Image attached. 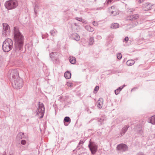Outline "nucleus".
I'll return each mask as SVG.
<instances>
[{"instance_id":"nucleus-36","label":"nucleus","mask_w":155,"mask_h":155,"mask_svg":"<svg viewBox=\"0 0 155 155\" xmlns=\"http://www.w3.org/2000/svg\"><path fill=\"white\" fill-rule=\"evenodd\" d=\"M138 134L141 135H142L143 134V131L141 130H140L138 131Z\"/></svg>"},{"instance_id":"nucleus-38","label":"nucleus","mask_w":155,"mask_h":155,"mask_svg":"<svg viewBox=\"0 0 155 155\" xmlns=\"http://www.w3.org/2000/svg\"><path fill=\"white\" fill-rule=\"evenodd\" d=\"M80 145L81 144H79V143H78V145L77 146V149L78 150H79L80 148H81V147H82V145Z\"/></svg>"},{"instance_id":"nucleus-50","label":"nucleus","mask_w":155,"mask_h":155,"mask_svg":"<svg viewBox=\"0 0 155 155\" xmlns=\"http://www.w3.org/2000/svg\"><path fill=\"white\" fill-rule=\"evenodd\" d=\"M42 38H44V37H43V36H42Z\"/></svg>"},{"instance_id":"nucleus-34","label":"nucleus","mask_w":155,"mask_h":155,"mask_svg":"<svg viewBox=\"0 0 155 155\" xmlns=\"http://www.w3.org/2000/svg\"><path fill=\"white\" fill-rule=\"evenodd\" d=\"M85 141L84 140H81L79 143V144H83V143L85 142Z\"/></svg>"},{"instance_id":"nucleus-49","label":"nucleus","mask_w":155,"mask_h":155,"mask_svg":"<svg viewBox=\"0 0 155 155\" xmlns=\"http://www.w3.org/2000/svg\"><path fill=\"white\" fill-rule=\"evenodd\" d=\"M46 34L48 36V33H46Z\"/></svg>"},{"instance_id":"nucleus-14","label":"nucleus","mask_w":155,"mask_h":155,"mask_svg":"<svg viewBox=\"0 0 155 155\" xmlns=\"http://www.w3.org/2000/svg\"><path fill=\"white\" fill-rule=\"evenodd\" d=\"M139 17V15L138 14H135L131 15L129 17V19L130 20H134L138 19Z\"/></svg>"},{"instance_id":"nucleus-31","label":"nucleus","mask_w":155,"mask_h":155,"mask_svg":"<svg viewBox=\"0 0 155 155\" xmlns=\"http://www.w3.org/2000/svg\"><path fill=\"white\" fill-rule=\"evenodd\" d=\"M75 19L77 20L78 21H82V19L81 18L76 17V18H75Z\"/></svg>"},{"instance_id":"nucleus-15","label":"nucleus","mask_w":155,"mask_h":155,"mask_svg":"<svg viewBox=\"0 0 155 155\" xmlns=\"http://www.w3.org/2000/svg\"><path fill=\"white\" fill-rule=\"evenodd\" d=\"M69 59L70 62L72 64H74L76 62V58L73 56H70Z\"/></svg>"},{"instance_id":"nucleus-28","label":"nucleus","mask_w":155,"mask_h":155,"mask_svg":"<svg viewBox=\"0 0 155 155\" xmlns=\"http://www.w3.org/2000/svg\"><path fill=\"white\" fill-rule=\"evenodd\" d=\"M109 12H110L111 14H112L113 15H117V12H116L113 10H110V9Z\"/></svg>"},{"instance_id":"nucleus-44","label":"nucleus","mask_w":155,"mask_h":155,"mask_svg":"<svg viewBox=\"0 0 155 155\" xmlns=\"http://www.w3.org/2000/svg\"><path fill=\"white\" fill-rule=\"evenodd\" d=\"M144 0H139V3H141V2H143Z\"/></svg>"},{"instance_id":"nucleus-40","label":"nucleus","mask_w":155,"mask_h":155,"mask_svg":"<svg viewBox=\"0 0 155 155\" xmlns=\"http://www.w3.org/2000/svg\"><path fill=\"white\" fill-rule=\"evenodd\" d=\"M136 155H145L144 153L141 152L137 153Z\"/></svg>"},{"instance_id":"nucleus-30","label":"nucleus","mask_w":155,"mask_h":155,"mask_svg":"<svg viewBox=\"0 0 155 155\" xmlns=\"http://www.w3.org/2000/svg\"><path fill=\"white\" fill-rule=\"evenodd\" d=\"M117 58L118 59H120L122 58V56L121 53H118L117 54Z\"/></svg>"},{"instance_id":"nucleus-24","label":"nucleus","mask_w":155,"mask_h":155,"mask_svg":"<svg viewBox=\"0 0 155 155\" xmlns=\"http://www.w3.org/2000/svg\"><path fill=\"white\" fill-rule=\"evenodd\" d=\"M57 31L55 29L52 30L50 31V33L52 36H54L57 34Z\"/></svg>"},{"instance_id":"nucleus-1","label":"nucleus","mask_w":155,"mask_h":155,"mask_svg":"<svg viewBox=\"0 0 155 155\" xmlns=\"http://www.w3.org/2000/svg\"><path fill=\"white\" fill-rule=\"evenodd\" d=\"M8 77L13 87L16 89H20L23 85V81L19 75L17 70L12 69L9 71Z\"/></svg>"},{"instance_id":"nucleus-25","label":"nucleus","mask_w":155,"mask_h":155,"mask_svg":"<svg viewBox=\"0 0 155 155\" xmlns=\"http://www.w3.org/2000/svg\"><path fill=\"white\" fill-rule=\"evenodd\" d=\"M71 119L68 117H65L64 120V123L66 122L70 123L71 122Z\"/></svg>"},{"instance_id":"nucleus-26","label":"nucleus","mask_w":155,"mask_h":155,"mask_svg":"<svg viewBox=\"0 0 155 155\" xmlns=\"http://www.w3.org/2000/svg\"><path fill=\"white\" fill-rule=\"evenodd\" d=\"M135 10V9L134 8H128L127 9V12H129L130 14H131L133 11Z\"/></svg>"},{"instance_id":"nucleus-12","label":"nucleus","mask_w":155,"mask_h":155,"mask_svg":"<svg viewBox=\"0 0 155 155\" xmlns=\"http://www.w3.org/2000/svg\"><path fill=\"white\" fill-rule=\"evenodd\" d=\"M71 37L72 39L77 41H78L80 40V36L76 33H72L71 35Z\"/></svg>"},{"instance_id":"nucleus-51","label":"nucleus","mask_w":155,"mask_h":155,"mask_svg":"<svg viewBox=\"0 0 155 155\" xmlns=\"http://www.w3.org/2000/svg\"><path fill=\"white\" fill-rule=\"evenodd\" d=\"M9 155H12L11 154H10Z\"/></svg>"},{"instance_id":"nucleus-7","label":"nucleus","mask_w":155,"mask_h":155,"mask_svg":"<svg viewBox=\"0 0 155 155\" xmlns=\"http://www.w3.org/2000/svg\"><path fill=\"white\" fill-rule=\"evenodd\" d=\"M88 147L92 154H94L97 151V146L95 143L91 142V141L89 142Z\"/></svg>"},{"instance_id":"nucleus-19","label":"nucleus","mask_w":155,"mask_h":155,"mask_svg":"<svg viewBox=\"0 0 155 155\" xmlns=\"http://www.w3.org/2000/svg\"><path fill=\"white\" fill-rule=\"evenodd\" d=\"M106 120V117L105 115L102 116L100 119L98 120V122L101 123V125L102 124V122Z\"/></svg>"},{"instance_id":"nucleus-32","label":"nucleus","mask_w":155,"mask_h":155,"mask_svg":"<svg viewBox=\"0 0 155 155\" xmlns=\"http://www.w3.org/2000/svg\"><path fill=\"white\" fill-rule=\"evenodd\" d=\"M26 143V141L25 140H23L21 141V143L23 145H25Z\"/></svg>"},{"instance_id":"nucleus-39","label":"nucleus","mask_w":155,"mask_h":155,"mask_svg":"<svg viewBox=\"0 0 155 155\" xmlns=\"http://www.w3.org/2000/svg\"><path fill=\"white\" fill-rule=\"evenodd\" d=\"M67 84V86L69 87H71L73 86L72 84V83H68Z\"/></svg>"},{"instance_id":"nucleus-42","label":"nucleus","mask_w":155,"mask_h":155,"mask_svg":"<svg viewBox=\"0 0 155 155\" xmlns=\"http://www.w3.org/2000/svg\"><path fill=\"white\" fill-rule=\"evenodd\" d=\"M110 9V10H111V9H115V7L114 6H111L110 8H109Z\"/></svg>"},{"instance_id":"nucleus-8","label":"nucleus","mask_w":155,"mask_h":155,"mask_svg":"<svg viewBox=\"0 0 155 155\" xmlns=\"http://www.w3.org/2000/svg\"><path fill=\"white\" fill-rule=\"evenodd\" d=\"M117 149L118 150L125 152L128 150V147L126 144L121 143L117 145Z\"/></svg>"},{"instance_id":"nucleus-3","label":"nucleus","mask_w":155,"mask_h":155,"mask_svg":"<svg viewBox=\"0 0 155 155\" xmlns=\"http://www.w3.org/2000/svg\"><path fill=\"white\" fill-rule=\"evenodd\" d=\"M13 47L12 41L9 38H7L3 42L2 48L3 51L8 52L12 49Z\"/></svg>"},{"instance_id":"nucleus-22","label":"nucleus","mask_w":155,"mask_h":155,"mask_svg":"<svg viewBox=\"0 0 155 155\" xmlns=\"http://www.w3.org/2000/svg\"><path fill=\"white\" fill-rule=\"evenodd\" d=\"M85 28L87 31L89 32H92L94 31V28L89 26H85Z\"/></svg>"},{"instance_id":"nucleus-16","label":"nucleus","mask_w":155,"mask_h":155,"mask_svg":"<svg viewBox=\"0 0 155 155\" xmlns=\"http://www.w3.org/2000/svg\"><path fill=\"white\" fill-rule=\"evenodd\" d=\"M149 122L152 124H155V115L151 117L149 120Z\"/></svg>"},{"instance_id":"nucleus-27","label":"nucleus","mask_w":155,"mask_h":155,"mask_svg":"<svg viewBox=\"0 0 155 155\" xmlns=\"http://www.w3.org/2000/svg\"><path fill=\"white\" fill-rule=\"evenodd\" d=\"M39 8V7L37 5H35L34 8V12L35 14H36L37 12V10Z\"/></svg>"},{"instance_id":"nucleus-13","label":"nucleus","mask_w":155,"mask_h":155,"mask_svg":"<svg viewBox=\"0 0 155 155\" xmlns=\"http://www.w3.org/2000/svg\"><path fill=\"white\" fill-rule=\"evenodd\" d=\"M103 99L102 98H99L97 101V106L98 108L101 109L102 108L103 105Z\"/></svg>"},{"instance_id":"nucleus-10","label":"nucleus","mask_w":155,"mask_h":155,"mask_svg":"<svg viewBox=\"0 0 155 155\" xmlns=\"http://www.w3.org/2000/svg\"><path fill=\"white\" fill-rule=\"evenodd\" d=\"M152 5L150 3H146L143 5L142 8L144 11L149 10L151 9Z\"/></svg>"},{"instance_id":"nucleus-48","label":"nucleus","mask_w":155,"mask_h":155,"mask_svg":"<svg viewBox=\"0 0 155 155\" xmlns=\"http://www.w3.org/2000/svg\"><path fill=\"white\" fill-rule=\"evenodd\" d=\"M125 86V85H123V86H120V87H124Z\"/></svg>"},{"instance_id":"nucleus-41","label":"nucleus","mask_w":155,"mask_h":155,"mask_svg":"<svg viewBox=\"0 0 155 155\" xmlns=\"http://www.w3.org/2000/svg\"><path fill=\"white\" fill-rule=\"evenodd\" d=\"M128 40H129V38H128V37H126L125 38H124V41H126V42H127L128 41Z\"/></svg>"},{"instance_id":"nucleus-4","label":"nucleus","mask_w":155,"mask_h":155,"mask_svg":"<svg viewBox=\"0 0 155 155\" xmlns=\"http://www.w3.org/2000/svg\"><path fill=\"white\" fill-rule=\"evenodd\" d=\"M18 4L17 0H10L5 2V6L7 9L10 10L15 8Z\"/></svg>"},{"instance_id":"nucleus-2","label":"nucleus","mask_w":155,"mask_h":155,"mask_svg":"<svg viewBox=\"0 0 155 155\" xmlns=\"http://www.w3.org/2000/svg\"><path fill=\"white\" fill-rule=\"evenodd\" d=\"M14 35L15 51H19L22 48L23 45V36L20 32L19 29L16 27H14Z\"/></svg>"},{"instance_id":"nucleus-47","label":"nucleus","mask_w":155,"mask_h":155,"mask_svg":"<svg viewBox=\"0 0 155 155\" xmlns=\"http://www.w3.org/2000/svg\"><path fill=\"white\" fill-rule=\"evenodd\" d=\"M74 25H75V26H77V24L76 23H74Z\"/></svg>"},{"instance_id":"nucleus-20","label":"nucleus","mask_w":155,"mask_h":155,"mask_svg":"<svg viewBox=\"0 0 155 155\" xmlns=\"http://www.w3.org/2000/svg\"><path fill=\"white\" fill-rule=\"evenodd\" d=\"M24 133L21 132H20L18 134H17L16 137V138L17 139H21L23 138Z\"/></svg>"},{"instance_id":"nucleus-29","label":"nucleus","mask_w":155,"mask_h":155,"mask_svg":"<svg viewBox=\"0 0 155 155\" xmlns=\"http://www.w3.org/2000/svg\"><path fill=\"white\" fill-rule=\"evenodd\" d=\"M94 38H93L91 37L89 39V44L91 45H92L93 44V42L94 41Z\"/></svg>"},{"instance_id":"nucleus-11","label":"nucleus","mask_w":155,"mask_h":155,"mask_svg":"<svg viewBox=\"0 0 155 155\" xmlns=\"http://www.w3.org/2000/svg\"><path fill=\"white\" fill-rule=\"evenodd\" d=\"M129 127V125H125L124 126L120 132V134L121 135V136H122L124 135L127 131Z\"/></svg>"},{"instance_id":"nucleus-45","label":"nucleus","mask_w":155,"mask_h":155,"mask_svg":"<svg viewBox=\"0 0 155 155\" xmlns=\"http://www.w3.org/2000/svg\"><path fill=\"white\" fill-rule=\"evenodd\" d=\"M112 0H108V1H107V2L108 3L109 2H112Z\"/></svg>"},{"instance_id":"nucleus-37","label":"nucleus","mask_w":155,"mask_h":155,"mask_svg":"<svg viewBox=\"0 0 155 155\" xmlns=\"http://www.w3.org/2000/svg\"><path fill=\"white\" fill-rule=\"evenodd\" d=\"M93 25L94 26H97L98 25V23L95 21L93 22Z\"/></svg>"},{"instance_id":"nucleus-33","label":"nucleus","mask_w":155,"mask_h":155,"mask_svg":"<svg viewBox=\"0 0 155 155\" xmlns=\"http://www.w3.org/2000/svg\"><path fill=\"white\" fill-rule=\"evenodd\" d=\"M99 88V86H96L94 89V92L95 91H97L98 90Z\"/></svg>"},{"instance_id":"nucleus-46","label":"nucleus","mask_w":155,"mask_h":155,"mask_svg":"<svg viewBox=\"0 0 155 155\" xmlns=\"http://www.w3.org/2000/svg\"><path fill=\"white\" fill-rule=\"evenodd\" d=\"M137 88H134L132 89L131 91H132L133 90H134V89H137Z\"/></svg>"},{"instance_id":"nucleus-6","label":"nucleus","mask_w":155,"mask_h":155,"mask_svg":"<svg viewBox=\"0 0 155 155\" xmlns=\"http://www.w3.org/2000/svg\"><path fill=\"white\" fill-rule=\"evenodd\" d=\"M2 25L3 26V35L5 37L9 35L10 31L9 26L6 23H3Z\"/></svg>"},{"instance_id":"nucleus-21","label":"nucleus","mask_w":155,"mask_h":155,"mask_svg":"<svg viewBox=\"0 0 155 155\" xmlns=\"http://www.w3.org/2000/svg\"><path fill=\"white\" fill-rule=\"evenodd\" d=\"M119 27V25L117 23H114L112 24L110 26V27L112 28L116 29L118 28Z\"/></svg>"},{"instance_id":"nucleus-9","label":"nucleus","mask_w":155,"mask_h":155,"mask_svg":"<svg viewBox=\"0 0 155 155\" xmlns=\"http://www.w3.org/2000/svg\"><path fill=\"white\" fill-rule=\"evenodd\" d=\"M50 57L54 63H56L58 61L57 53L53 52L51 53L50 54Z\"/></svg>"},{"instance_id":"nucleus-23","label":"nucleus","mask_w":155,"mask_h":155,"mask_svg":"<svg viewBox=\"0 0 155 155\" xmlns=\"http://www.w3.org/2000/svg\"><path fill=\"white\" fill-rule=\"evenodd\" d=\"M123 88V87H119L118 88H117V89L115 90L114 92L115 94L116 95L118 94L119 93L120 91L122 90V89Z\"/></svg>"},{"instance_id":"nucleus-17","label":"nucleus","mask_w":155,"mask_h":155,"mask_svg":"<svg viewBox=\"0 0 155 155\" xmlns=\"http://www.w3.org/2000/svg\"><path fill=\"white\" fill-rule=\"evenodd\" d=\"M64 76L67 79H69L71 78V74L69 71L66 72L64 74Z\"/></svg>"},{"instance_id":"nucleus-5","label":"nucleus","mask_w":155,"mask_h":155,"mask_svg":"<svg viewBox=\"0 0 155 155\" xmlns=\"http://www.w3.org/2000/svg\"><path fill=\"white\" fill-rule=\"evenodd\" d=\"M45 108L44 105L43 103L41 104L40 102H39L38 108L37 110V114L40 116V118H42L44 116L45 112Z\"/></svg>"},{"instance_id":"nucleus-18","label":"nucleus","mask_w":155,"mask_h":155,"mask_svg":"<svg viewBox=\"0 0 155 155\" xmlns=\"http://www.w3.org/2000/svg\"><path fill=\"white\" fill-rule=\"evenodd\" d=\"M134 61L133 60H130L127 61L126 62L127 64L129 66H131L134 64Z\"/></svg>"},{"instance_id":"nucleus-35","label":"nucleus","mask_w":155,"mask_h":155,"mask_svg":"<svg viewBox=\"0 0 155 155\" xmlns=\"http://www.w3.org/2000/svg\"><path fill=\"white\" fill-rule=\"evenodd\" d=\"M138 24V23L137 21H134L132 23V25L134 27L135 26L137 25Z\"/></svg>"},{"instance_id":"nucleus-43","label":"nucleus","mask_w":155,"mask_h":155,"mask_svg":"<svg viewBox=\"0 0 155 155\" xmlns=\"http://www.w3.org/2000/svg\"><path fill=\"white\" fill-rule=\"evenodd\" d=\"M2 58L1 55H0V65L2 63Z\"/></svg>"}]
</instances>
